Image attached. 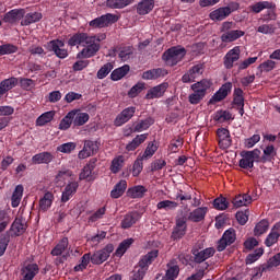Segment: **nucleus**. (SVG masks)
<instances>
[{
    "label": "nucleus",
    "mask_w": 280,
    "mask_h": 280,
    "mask_svg": "<svg viewBox=\"0 0 280 280\" xmlns=\"http://www.w3.org/2000/svg\"><path fill=\"white\" fill-rule=\"evenodd\" d=\"M102 40H106V33H98L95 35H89L84 32L74 33L69 39V47H83L77 54L78 60H86L97 56V52L102 49Z\"/></svg>",
    "instance_id": "1"
},
{
    "label": "nucleus",
    "mask_w": 280,
    "mask_h": 280,
    "mask_svg": "<svg viewBox=\"0 0 280 280\" xmlns=\"http://www.w3.org/2000/svg\"><path fill=\"white\" fill-rule=\"evenodd\" d=\"M185 56H187V49L185 47L173 46L163 52L162 60L166 67H176L178 62H183Z\"/></svg>",
    "instance_id": "2"
},
{
    "label": "nucleus",
    "mask_w": 280,
    "mask_h": 280,
    "mask_svg": "<svg viewBox=\"0 0 280 280\" xmlns=\"http://www.w3.org/2000/svg\"><path fill=\"white\" fill-rule=\"evenodd\" d=\"M261 154V150L254 149L252 151H242V159L238 161V166L242 170H253L255 167V163H261L259 156Z\"/></svg>",
    "instance_id": "3"
},
{
    "label": "nucleus",
    "mask_w": 280,
    "mask_h": 280,
    "mask_svg": "<svg viewBox=\"0 0 280 280\" xmlns=\"http://www.w3.org/2000/svg\"><path fill=\"white\" fill-rule=\"evenodd\" d=\"M117 21H119V16L113 13H106L90 21L89 26L93 27V30H102L103 27H108V25H113V23H117Z\"/></svg>",
    "instance_id": "4"
},
{
    "label": "nucleus",
    "mask_w": 280,
    "mask_h": 280,
    "mask_svg": "<svg viewBox=\"0 0 280 280\" xmlns=\"http://www.w3.org/2000/svg\"><path fill=\"white\" fill-rule=\"evenodd\" d=\"M185 235H187V217L183 215L176 219L171 240L178 242L183 240Z\"/></svg>",
    "instance_id": "5"
},
{
    "label": "nucleus",
    "mask_w": 280,
    "mask_h": 280,
    "mask_svg": "<svg viewBox=\"0 0 280 280\" xmlns=\"http://www.w3.org/2000/svg\"><path fill=\"white\" fill-rule=\"evenodd\" d=\"M48 51H52L57 58L65 60L69 56V50L65 48V42L61 39H52L46 45Z\"/></svg>",
    "instance_id": "6"
},
{
    "label": "nucleus",
    "mask_w": 280,
    "mask_h": 280,
    "mask_svg": "<svg viewBox=\"0 0 280 280\" xmlns=\"http://www.w3.org/2000/svg\"><path fill=\"white\" fill-rule=\"evenodd\" d=\"M115 250V246L113 244H107L103 249L95 252L91 257V262L101 266L110 257V253Z\"/></svg>",
    "instance_id": "7"
},
{
    "label": "nucleus",
    "mask_w": 280,
    "mask_h": 280,
    "mask_svg": "<svg viewBox=\"0 0 280 280\" xmlns=\"http://www.w3.org/2000/svg\"><path fill=\"white\" fill-rule=\"evenodd\" d=\"M236 238L235 229L230 228L223 233L222 237L218 242L217 250L222 253V250L226 249V246L234 244Z\"/></svg>",
    "instance_id": "8"
},
{
    "label": "nucleus",
    "mask_w": 280,
    "mask_h": 280,
    "mask_svg": "<svg viewBox=\"0 0 280 280\" xmlns=\"http://www.w3.org/2000/svg\"><path fill=\"white\" fill-rule=\"evenodd\" d=\"M203 71H205V66L202 63L195 65L187 71V73H185L182 77V82L184 84L196 82V78H198L199 75H202Z\"/></svg>",
    "instance_id": "9"
},
{
    "label": "nucleus",
    "mask_w": 280,
    "mask_h": 280,
    "mask_svg": "<svg viewBox=\"0 0 280 280\" xmlns=\"http://www.w3.org/2000/svg\"><path fill=\"white\" fill-rule=\"evenodd\" d=\"M241 54H242V50L240 49V46H235L234 48L230 49L223 57L224 68L233 69V67L235 66V62L240 60Z\"/></svg>",
    "instance_id": "10"
},
{
    "label": "nucleus",
    "mask_w": 280,
    "mask_h": 280,
    "mask_svg": "<svg viewBox=\"0 0 280 280\" xmlns=\"http://www.w3.org/2000/svg\"><path fill=\"white\" fill-rule=\"evenodd\" d=\"M233 91V83L226 82L224 83L210 98L209 104H218V102H222V100H226L229 97V93Z\"/></svg>",
    "instance_id": "11"
},
{
    "label": "nucleus",
    "mask_w": 280,
    "mask_h": 280,
    "mask_svg": "<svg viewBox=\"0 0 280 280\" xmlns=\"http://www.w3.org/2000/svg\"><path fill=\"white\" fill-rule=\"evenodd\" d=\"M156 257H159V249H152L147 255H143L140 258L138 266H136V268L144 272H148V269L150 268V266H152V262L154 261V259H156Z\"/></svg>",
    "instance_id": "12"
},
{
    "label": "nucleus",
    "mask_w": 280,
    "mask_h": 280,
    "mask_svg": "<svg viewBox=\"0 0 280 280\" xmlns=\"http://www.w3.org/2000/svg\"><path fill=\"white\" fill-rule=\"evenodd\" d=\"M156 257H159V249H152L147 255H143L140 258L138 266H136V268L144 272H148V269L150 268V266H152V262L154 261V259H156Z\"/></svg>",
    "instance_id": "13"
},
{
    "label": "nucleus",
    "mask_w": 280,
    "mask_h": 280,
    "mask_svg": "<svg viewBox=\"0 0 280 280\" xmlns=\"http://www.w3.org/2000/svg\"><path fill=\"white\" fill-rule=\"evenodd\" d=\"M217 137L219 141V148L222 150H229L230 145H233V140L231 139V131L226 128H219L217 130Z\"/></svg>",
    "instance_id": "14"
},
{
    "label": "nucleus",
    "mask_w": 280,
    "mask_h": 280,
    "mask_svg": "<svg viewBox=\"0 0 280 280\" xmlns=\"http://www.w3.org/2000/svg\"><path fill=\"white\" fill-rule=\"evenodd\" d=\"M167 89H170V83L167 82L155 85L147 92L145 100H159L165 95V91H167Z\"/></svg>",
    "instance_id": "15"
},
{
    "label": "nucleus",
    "mask_w": 280,
    "mask_h": 280,
    "mask_svg": "<svg viewBox=\"0 0 280 280\" xmlns=\"http://www.w3.org/2000/svg\"><path fill=\"white\" fill-rule=\"evenodd\" d=\"M135 113H137V107L130 106L125 108L114 120V126H124V124H128V120L131 117H135Z\"/></svg>",
    "instance_id": "16"
},
{
    "label": "nucleus",
    "mask_w": 280,
    "mask_h": 280,
    "mask_svg": "<svg viewBox=\"0 0 280 280\" xmlns=\"http://www.w3.org/2000/svg\"><path fill=\"white\" fill-rule=\"evenodd\" d=\"M97 150H100L97 142L93 140H85L83 150L79 152L78 158L89 159V156H93V154H96Z\"/></svg>",
    "instance_id": "17"
},
{
    "label": "nucleus",
    "mask_w": 280,
    "mask_h": 280,
    "mask_svg": "<svg viewBox=\"0 0 280 280\" xmlns=\"http://www.w3.org/2000/svg\"><path fill=\"white\" fill-rule=\"evenodd\" d=\"M25 16V9H12L3 15L2 21L4 23H10L14 25V23H19L21 19Z\"/></svg>",
    "instance_id": "18"
},
{
    "label": "nucleus",
    "mask_w": 280,
    "mask_h": 280,
    "mask_svg": "<svg viewBox=\"0 0 280 280\" xmlns=\"http://www.w3.org/2000/svg\"><path fill=\"white\" fill-rule=\"evenodd\" d=\"M55 199L54 192L46 190L38 201L39 212L46 213V211L50 210Z\"/></svg>",
    "instance_id": "19"
},
{
    "label": "nucleus",
    "mask_w": 280,
    "mask_h": 280,
    "mask_svg": "<svg viewBox=\"0 0 280 280\" xmlns=\"http://www.w3.org/2000/svg\"><path fill=\"white\" fill-rule=\"evenodd\" d=\"M10 231L15 235V237H20V235H23L25 231H27V223H25V220L23 217H16L11 224Z\"/></svg>",
    "instance_id": "20"
},
{
    "label": "nucleus",
    "mask_w": 280,
    "mask_h": 280,
    "mask_svg": "<svg viewBox=\"0 0 280 280\" xmlns=\"http://www.w3.org/2000/svg\"><path fill=\"white\" fill-rule=\"evenodd\" d=\"M166 272L162 280H176L178 275H180V267L176 264V260H171L166 265Z\"/></svg>",
    "instance_id": "21"
},
{
    "label": "nucleus",
    "mask_w": 280,
    "mask_h": 280,
    "mask_svg": "<svg viewBox=\"0 0 280 280\" xmlns=\"http://www.w3.org/2000/svg\"><path fill=\"white\" fill-rule=\"evenodd\" d=\"M192 255L195 264H202L215 255V248L208 247L206 249L195 252Z\"/></svg>",
    "instance_id": "22"
},
{
    "label": "nucleus",
    "mask_w": 280,
    "mask_h": 280,
    "mask_svg": "<svg viewBox=\"0 0 280 280\" xmlns=\"http://www.w3.org/2000/svg\"><path fill=\"white\" fill-rule=\"evenodd\" d=\"M168 73L165 68H155L144 71L142 73V80H159V78H165Z\"/></svg>",
    "instance_id": "23"
},
{
    "label": "nucleus",
    "mask_w": 280,
    "mask_h": 280,
    "mask_svg": "<svg viewBox=\"0 0 280 280\" xmlns=\"http://www.w3.org/2000/svg\"><path fill=\"white\" fill-rule=\"evenodd\" d=\"M138 220H141V213L137 211H131L125 214L124 219L121 220L120 226L121 229H131V226H135V223Z\"/></svg>",
    "instance_id": "24"
},
{
    "label": "nucleus",
    "mask_w": 280,
    "mask_h": 280,
    "mask_svg": "<svg viewBox=\"0 0 280 280\" xmlns=\"http://www.w3.org/2000/svg\"><path fill=\"white\" fill-rule=\"evenodd\" d=\"M51 161H54V154H51L50 152H42V153H37L35 155H33L32 158V164L33 165H49V163H51Z\"/></svg>",
    "instance_id": "25"
},
{
    "label": "nucleus",
    "mask_w": 280,
    "mask_h": 280,
    "mask_svg": "<svg viewBox=\"0 0 280 280\" xmlns=\"http://www.w3.org/2000/svg\"><path fill=\"white\" fill-rule=\"evenodd\" d=\"M207 213H209V208L199 207L189 213L187 220H189L190 222H197V223L202 222L205 218H207Z\"/></svg>",
    "instance_id": "26"
},
{
    "label": "nucleus",
    "mask_w": 280,
    "mask_h": 280,
    "mask_svg": "<svg viewBox=\"0 0 280 280\" xmlns=\"http://www.w3.org/2000/svg\"><path fill=\"white\" fill-rule=\"evenodd\" d=\"M152 10H154V0H142L137 4V13L140 14V16L150 14Z\"/></svg>",
    "instance_id": "27"
},
{
    "label": "nucleus",
    "mask_w": 280,
    "mask_h": 280,
    "mask_svg": "<svg viewBox=\"0 0 280 280\" xmlns=\"http://www.w3.org/2000/svg\"><path fill=\"white\" fill-rule=\"evenodd\" d=\"M231 16V10L229 8L221 7L210 12L209 18L211 21H224V19Z\"/></svg>",
    "instance_id": "28"
},
{
    "label": "nucleus",
    "mask_w": 280,
    "mask_h": 280,
    "mask_svg": "<svg viewBox=\"0 0 280 280\" xmlns=\"http://www.w3.org/2000/svg\"><path fill=\"white\" fill-rule=\"evenodd\" d=\"M70 113H74V117L72 120V124L74 128H78L80 126H84L91 119L88 113H82L80 109H73Z\"/></svg>",
    "instance_id": "29"
},
{
    "label": "nucleus",
    "mask_w": 280,
    "mask_h": 280,
    "mask_svg": "<svg viewBox=\"0 0 280 280\" xmlns=\"http://www.w3.org/2000/svg\"><path fill=\"white\" fill-rule=\"evenodd\" d=\"M262 152L264 155H259L260 163H272V161H275V156H277V149H275V145H267Z\"/></svg>",
    "instance_id": "30"
},
{
    "label": "nucleus",
    "mask_w": 280,
    "mask_h": 280,
    "mask_svg": "<svg viewBox=\"0 0 280 280\" xmlns=\"http://www.w3.org/2000/svg\"><path fill=\"white\" fill-rule=\"evenodd\" d=\"M244 34H245L244 31L232 30L226 33H223L221 35V40L222 43H235V40H237L238 38H242Z\"/></svg>",
    "instance_id": "31"
},
{
    "label": "nucleus",
    "mask_w": 280,
    "mask_h": 280,
    "mask_svg": "<svg viewBox=\"0 0 280 280\" xmlns=\"http://www.w3.org/2000/svg\"><path fill=\"white\" fill-rule=\"evenodd\" d=\"M23 191H25V188L21 184L14 188L13 194L11 196V207L13 209H16V207L21 205V200H23Z\"/></svg>",
    "instance_id": "32"
},
{
    "label": "nucleus",
    "mask_w": 280,
    "mask_h": 280,
    "mask_svg": "<svg viewBox=\"0 0 280 280\" xmlns=\"http://www.w3.org/2000/svg\"><path fill=\"white\" fill-rule=\"evenodd\" d=\"M69 248V238L62 237L59 243L51 249L50 255L52 257H60L62 253Z\"/></svg>",
    "instance_id": "33"
},
{
    "label": "nucleus",
    "mask_w": 280,
    "mask_h": 280,
    "mask_svg": "<svg viewBox=\"0 0 280 280\" xmlns=\"http://www.w3.org/2000/svg\"><path fill=\"white\" fill-rule=\"evenodd\" d=\"M43 19V13L40 12H33L27 13L23 16V20L21 21V25L23 27H27L28 25H32L33 23H38Z\"/></svg>",
    "instance_id": "34"
},
{
    "label": "nucleus",
    "mask_w": 280,
    "mask_h": 280,
    "mask_svg": "<svg viewBox=\"0 0 280 280\" xmlns=\"http://www.w3.org/2000/svg\"><path fill=\"white\" fill-rule=\"evenodd\" d=\"M127 187H128V183L121 179L114 186L113 190L110 191V198H114V199L121 198V196L126 194Z\"/></svg>",
    "instance_id": "35"
},
{
    "label": "nucleus",
    "mask_w": 280,
    "mask_h": 280,
    "mask_svg": "<svg viewBox=\"0 0 280 280\" xmlns=\"http://www.w3.org/2000/svg\"><path fill=\"white\" fill-rule=\"evenodd\" d=\"M267 8H275V2L272 1H258L252 5H249V11L254 14H259L260 12H264Z\"/></svg>",
    "instance_id": "36"
},
{
    "label": "nucleus",
    "mask_w": 280,
    "mask_h": 280,
    "mask_svg": "<svg viewBox=\"0 0 280 280\" xmlns=\"http://www.w3.org/2000/svg\"><path fill=\"white\" fill-rule=\"evenodd\" d=\"M145 139H148V133L138 135L136 138L132 139L127 145L126 151L127 152H135L141 143L145 142Z\"/></svg>",
    "instance_id": "37"
},
{
    "label": "nucleus",
    "mask_w": 280,
    "mask_h": 280,
    "mask_svg": "<svg viewBox=\"0 0 280 280\" xmlns=\"http://www.w3.org/2000/svg\"><path fill=\"white\" fill-rule=\"evenodd\" d=\"M209 89H211V81L207 79L198 81L197 83L191 85L192 91L198 92L203 96L207 95V91H209Z\"/></svg>",
    "instance_id": "38"
},
{
    "label": "nucleus",
    "mask_w": 280,
    "mask_h": 280,
    "mask_svg": "<svg viewBox=\"0 0 280 280\" xmlns=\"http://www.w3.org/2000/svg\"><path fill=\"white\" fill-rule=\"evenodd\" d=\"M250 202H253V197L248 194L238 195L232 200V203L236 209H240V207H246L247 205H250Z\"/></svg>",
    "instance_id": "39"
},
{
    "label": "nucleus",
    "mask_w": 280,
    "mask_h": 280,
    "mask_svg": "<svg viewBox=\"0 0 280 280\" xmlns=\"http://www.w3.org/2000/svg\"><path fill=\"white\" fill-rule=\"evenodd\" d=\"M129 72H130V66L125 65L120 68L115 69L110 73V80H113V82H117L121 80V78H126V75H128Z\"/></svg>",
    "instance_id": "40"
},
{
    "label": "nucleus",
    "mask_w": 280,
    "mask_h": 280,
    "mask_svg": "<svg viewBox=\"0 0 280 280\" xmlns=\"http://www.w3.org/2000/svg\"><path fill=\"white\" fill-rule=\"evenodd\" d=\"M148 194V189L143 185L133 186L128 189L129 198H143Z\"/></svg>",
    "instance_id": "41"
},
{
    "label": "nucleus",
    "mask_w": 280,
    "mask_h": 280,
    "mask_svg": "<svg viewBox=\"0 0 280 280\" xmlns=\"http://www.w3.org/2000/svg\"><path fill=\"white\" fill-rule=\"evenodd\" d=\"M213 119L219 124H224V121H231L233 119V114L229 110L219 109L214 113Z\"/></svg>",
    "instance_id": "42"
},
{
    "label": "nucleus",
    "mask_w": 280,
    "mask_h": 280,
    "mask_svg": "<svg viewBox=\"0 0 280 280\" xmlns=\"http://www.w3.org/2000/svg\"><path fill=\"white\" fill-rule=\"evenodd\" d=\"M19 84V79L15 77H11L9 79H4L0 82V88H2V91L4 92V94L8 93V91H12V89H14V86H16Z\"/></svg>",
    "instance_id": "43"
},
{
    "label": "nucleus",
    "mask_w": 280,
    "mask_h": 280,
    "mask_svg": "<svg viewBox=\"0 0 280 280\" xmlns=\"http://www.w3.org/2000/svg\"><path fill=\"white\" fill-rule=\"evenodd\" d=\"M130 3H132V0H107L106 1L107 8H110L112 10H121L127 5H130Z\"/></svg>",
    "instance_id": "44"
},
{
    "label": "nucleus",
    "mask_w": 280,
    "mask_h": 280,
    "mask_svg": "<svg viewBox=\"0 0 280 280\" xmlns=\"http://www.w3.org/2000/svg\"><path fill=\"white\" fill-rule=\"evenodd\" d=\"M124 155H118L113 159L109 170L112 174H119L121 172V167H124Z\"/></svg>",
    "instance_id": "45"
},
{
    "label": "nucleus",
    "mask_w": 280,
    "mask_h": 280,
    "mask_svg": "<svg viewBox=\"0 0 280 280\" xmlns=\"http://www.w3.org/2000/svg\"><path fill=\"white\" fill-rule=\"evenodd\" d=\"M75 117V112H69L60 121L59 130H69L71 124H73V118Z\"/></svg>",
    "instance_id": "46"
},
{
    "label": "nucleus",
    "mask_w": 280,
    "mask_h": 280,
    "mask_svg": "<svg viewBox=\"0 0 280 280\" xmlns=\"http://www.w3.org/2000/svg\"><path fill=\"white\" fill-rule=\"evenodd\" d=\"M131 244H135V238H127L122 241L115 252L116 257H124V255H126V250L129 249Z\"/></svg>",
    "instance_id": "47"
},
{
    "label": "nucleus",
    "mask_w": 280,
    "mask_h": 280,
    "mask_svg": "<svg viewBox=\"0 0 280 280\" xmlns=\"http://www.w3.org/2000/svg\"><path fill=\"white\" fill-rule=\"evenodd\" d=\"M91 254H84L81 259L79 265L74 266L73 270L74 272H83V270H86V268L89 267V264H91Z\"/></svg>",
    "instance_id": "48"
},
{
    "label": "nucleus",
    "mask_w": 280,
    "mask_h": 280,
    "mask_svg": "<svg viewBox=\"0 0 280 280\" xmlns=\"http://www.w3.org/2000/svg\"><path fill=\"white\" fill-rule=\"evenodd\" d=\"M150 126H154V118L148 117L143 120H140L135 125V132H143V130H148Z\"/></svg>",
    "instance_id": "49"
},
{
    "label": "nucleus",
    "mask_w": 280,
    "mask_h": 280,
    "mask_svg": "<svg viewBox=\"0 0 280 280\" xmlns=\"http://www.w3.org/2000/svg\"><path fill=\"white\" fill-rule=\"evenodd\" d=\"M178 208V202L172 200H163L158 202L156 209L164 211H175Z\"/></svg>",
    "instance_id": "50"
},
{
    "label": "nucleus",
    "mask_w": 280,
    "mask_h": 280,
    "mask_svg": "<svg viewBox=\"0 0 280 280\" xmlns=\"http://www.w3.org/2000/svg\"><path fill=\"white\" fill-rule=\"evenodd\" d=\"M270 270L267 265H262L260 267H255L249 271L250 280L261 279L264 277V272Z\"/></svg>",
    "instance_id": "51"
},
{
    "label": "nucleus",
    "mask_w": 280,
    "mask_h": 280,
    "mask_svg": "<svg viewBox=\"0 0 280 280\" xmlns=\"http://www.w3.org/2000/svg\"><path fill=\"white\" fill-rule=\"evenodd\" d=\"M264 255V248L259 247L255 249L252 254H248L245 264L247 266H250V264H255V261H258V259Z\"/></svg>",
    "instance_id": "52"
},
{
    "label": "nucleus",
    "mask_w": 280,
    "mask_h": 280,
    "mask_svg": "<svg viewBox=\"0 0 280 280\" xmlns=\"http://www.w3.org/2000/svg\"><path fill=\"white\" fill-rule=\"evenodd\" d=\"M10 245V233L5 232L0 235V257L5 255V250H8V246Z\"/></svg>",
    "instance_id": "53"
},
{
    "label": "nucleus",
    "mask_w": 280,
    "mask_h": 280,
    "mask_svg": "<svg viewBox=\"0 0 280 280\" xmlns=\"http://www.w3.org/2000/svg\"><path fill=\"white\" fill-rule=\"evenodd\" d=\"M259 71L264 73H270L273 69H277V61L269 59L258 66Z\"/></svg>",
    "instance_id": "54"
},
{
    "label": "nucleus",
    "mask_w": 280,
    "mask_h": 280,
    "mask_svg": "<svg viewBox=\"0 0 280 280\" xmlns=\"http://www.w3.org/2000/svg\"><path fill=\"white\" fill-rule=\"evenodd\" d=\"M56 113L54 112H46L42 114L37 119H36V126H46V124H49L52 119Z\"/></svg>",
    "instance_id": "55"
},
{
    "label": "nucleus",
    "mask_w": 280,
    "mask_h": 280,
    "mask_svg": "<svg viewBox=\"0 0 280 280\" xmlns=\"http://www.w3.org/2000/svg\"><path fill=\"white\" fill-rule=\"evenodd\" d=\"M234 97H233V104L234 106H244V90L242 88H235L234 89Z\"/></svg>",
    "instance_id": "56"
},
{
    "label": "nucleus",
    "mask_w": 280,
    "mask_h": 280,
    "mask_svg": "<svg viewBox=\"0 0 280 280\" xmlns=\"http://www.w3.org/2000/svg\"><path fill=\"white\" fill-rule=\"evenodd\" d=\"M268 220L264 219L260 222H258L254 229V235H264L268 231Z\"/></svg>",
    "instance_id": "57"
},
{
    "label": "nucleus",
    "mask_w": 280,
    "mask_h": 280,
    "mask_svg": "<svg viewBox=\"0 0 280 280\" xmlns=\"http://www.w3.org/2000/svg\"><path fill=\"white\" fill-rule=\"evenodd\" d=\"M156 150H159V147H156L154 142H151L148 144V147L144 150V153L140 158H142L144 161H148V159H152V156H154Z\"/></svg>",
    "instance_id": "58"
},
{
    "label": "nucleus",
    "mask_w": 280,
    "mask_h": 280,
    "mask_svg": "<svg viewBox=\"0 0 280 280\" xmlns=\"http://www.w3.org/2000/svg\"><path fill=\"white\" fill-rule=\"evenodd\" d=\"M19 47L13 44H4L0 46V56H8L10 54H16Z\"/></svg>",
    "instance_id": "59"
},
{
    "label": "nucleus",
    "mask_w": 280,
    "mask_h": 280,
    "mask_svg": "<svg viewBox=\"0 0 280 280\" xmlns=\"http://www.w3.org/2000/svg\"><path fill=\"white\" fill-rule=\"evenodd\" d=\"M114 69L113 63L107 62L105 63L98 71H97V78L98 80H104V78H106V75H108V73H110Z\"/></svg>",
    "instance_id": "60"
},
{
    "label": "nucleus",
    "mask_w": 280,
    "mask_h": 280,
    "mask_svg": "<svg viewBox=\"0 0 280 280\" xmlns=\"http://www.w3.org/2000/svg\"><path fill=\"white\" fill-rule=\"evenodd\" d=\"M214 209H218L219 211H224L229 209V202L225 197H219L215 198L213 201Z\"/></svg>",
    "instance_id": "61"
},
{
    "label": "nucleus",
    "mask_w": 280,
    "mask_h": 280,
    "mask_svg": "<svg viewBox=\"0 0 280 280\" xmlns=\"http://www.w3.org/2000/svg\"><path fill=\"white\" fill-rule=\"evenodd\" d=\"M279 237L280 235L275 232L273 230H271V232L267 235L266 240H265V245L270 248V246H275V244H277V242H279Z\"/></svg>",
    "instance_id": "62"
},
{
    "label": "nucleus",
    "mask_w": 280,
    "mask_h": 280,
    "mask_svg": "<svg viewBox=\"0 0 280 280\" xmlns=\"http://www.w3.org/2000/svg\"><path fill=\"white\" fill-rule=\"evenodd\" d=\"M183 143H185L183 138H177L171 141L168 149L173 154H176V152H178V150H180V148L183 147Z\"/></svg>",
    "instance_id": "63"
},
{
    "label": "nucleus",
    "mask_w": 280,
    "mask_h": 280,
    "mask_svg": "<svg viewBox=\"0 0 280 280\" xmlns=\"http://www.w3.org/2000/svg\"><path fill=\"white\" fill-rule=\"evenodd\" d=\"M132 55V47L131 46H125L120 48V51L118 54L120 60L126 62V60H130V56Z\"/></svg>",
    "instance_id": "64"
}]
</instances>
